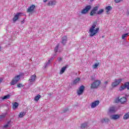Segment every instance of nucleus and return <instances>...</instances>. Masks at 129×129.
I'll use <instances>...</instances> for the list:
<instances>
[{
  "mask_svg": "<svg viewBox=\"0 0 129 129\" xmlns=\"http://www.w3.org/2000/svg\"><path fill=\"white\" fill-rule=\"evenodd\" d=\"M96 22H95L89 29L90 37L95 36L99 31V28H96Z\"/></svg>",
  "mask_w": 129,
  "mask_h": 129,
  "instance_id": "1",
  "label": "nucleus"
},
{
  "mask_svg": "<svg viewBox=\"0 0 129 129\" xmlns=\"http://www.w3.org/2000/svg\"><path fill=\"white\" fill-rule=\"evenodd\" d=\"M101 82L99 80H96L91 84V89H95L100 85Z\"/></svg>",
  "mask_w": 129,
  "mask_h": 129,
  "instance_id": "2",
  "label": "nucleus"
},
{
  "mask_svg": "<svg viewBox=\"0 0 129 129\" xmlns=\"http://www.w3.org/2000/svg\"><path fill=\"white\" fill-rule=\"evenodd\" d=\"M91 10V6L89 5L85 7L84 9H83L81 11V14L82 15H86L89 11Z\"/></svg>",
  "mask_w": 129,
  "mask_h": 129,
  "instance_id": "3",
  "label": "nucleus"
},
{
  "mask_svg": "<svg viewBox=\"0 0 129 129\" xmlns=\"http://www.w3.org/2000/svg\"><path fill=\"white\" fill-rule=\"evenodd\" d=\"M122 81V79H119V80H115V81L112 83L111 86L112 87H115L119 84Z\"/></svg>",
  "mask_w": 129,
  "mask_h": 129,
  "instance_id": "4",
  "label": "nucleus"
},
{
  "mask_svg": "<svg viewBox=\"0 0 129 129\" xmlns=\"http://www.w3.org/2000/svg\"><path fill=\"white\" fill-rule=\"evenodd\" d=\"M84 89H85V87L84 86H81L79 88V90L77 91V94L78 95H81L84 92Z\"/></svg>",
  "mask_w": 129,
  "mask_h": 129,
  "instance_id": "5",
  "label": "nucleus"
},
{
  "mask_svg": "<svg viewBox=\"0 0 129 129\" xmlns=\"http://www.w3.org/2000/svg\"><path fill=\"white\" fill-rule=\"evenodd\" d=\"M36 6L34 5H32L29 7L27 10V13H34V11Z\"/></svg>",
  "mask_w": 129,
  "mask_h": 129,
  "instance_id": "6",
  "label": "nucleus"
},
{
  "mask_svg": "<svg viewBox=\"0 0 129 129\" xmlns=\"http://www.w3.org/2000/svg\"><path fill=\"white\" fill-rule=\"evenodd\" d=\"M97 11H98V7L96 6L93 8L91 12L90 13V16H94L96 14Z\"/></svg>",
  "mask_w": 129,
  "mask_h": 129,
  "instance_id": "7",
  "label": "nucleus"
},
{
  "mask_svg": "<svg viewBox=\"0 0 129 129\" xmlns=\"http://www.w3.org/2000/svg\"><path fill=\"white\" fill-rule=\"evenodd\" d=\"M21 15H23V13H17L16 15L14 16V17L13 19V21L14 23H16L18 20H19V17L21 16Z\"/></svg>",
  "mask_w": 129,
  "mask_h": 129,
  "instance_id": "8",
  "label": "nucleus"
},
{
  "mask_svg": "<svg viewBox=\"0 0 129 129\" xmlns=\"http://www.w3.org/2000/svg\"><path fill=\"white\" fill-rule=\"evenodd\" d=\"M44 3H47V6H55V5H56V1H44Z\"/></svg>",
  "mask_w": 129,
  "mask_h": 129,
  "instance_id": "9",
  "label": "nucleus"
},
{
  "mask_svg": "<svg viewBox=\"0 0 129 129\" xmlns=\"http://www.w3.org/2000/svg\"><path fill=\"white\" fill-rule=\"evenodd\" d=\"M119 101H120V103L121 104H125L127 101V99H126V97H122L120 99Z\"/></svg>",
  "mask_w": 129,
  "mask_h": 129,
  "instance_id": "10",
  "label": "nucleus"
},
{
  "mask_svg": "<svg viewBox=\"0 0 129 129\" xmlns=\"http://www.w3.org/2000/svg\"><path fill=\"white\" fill-rule=\"evenodd\" d=\"M119 117H120V116L118 114H114L110 116V119H113L114 120L119 118Z\"/></svg>",
  "mask_w": 129,
  "mask_h": 129,
  "instance_id": "11",
  "label": "nucleus"
},
{
  "mask_svg": "<svg viewBox=\"0 0 129 129\" xmlns=\"http://www.w3.org/2000/svg\"><path fill=\"white\" fill-rule=\"evenodd\" d=\"M61 44L64 46V45H66V43L67 42V36H63L61 38Z\"/></svg>",
  "mask_w": 129,
  "mask_h": 129,
  "instance_id": "12",
  "label": "nucleus"
},
{
  "mask_svg": "<svg viewBox=\"0 0 129 129\" xmlns=\"http://www.w3.org/2000/svg\"><path fill=\"white\" fill-rule=\"evenodd\" d=\"M98 104H99V101H95V102H93L91 105L92 108L96 107Z\"/></svg>",
  "mask_w": 129,
  "mask_h": 129,
  "instance_id": "13",
  "label": "nucleus"
},
{
  "mask_svg": "<svg viewBox=\"0 0 129 129\" xmlns=\"http://www.w3.org/2000/svg\"><path fill=\"white\" fill-rule=\"evenodd\" d=\"M105 10L106 11V14L108 15V14H109V12H110V11L112 10V7H111V6L106 7Z\"/></svg>",
  "mask_w": 129,
  "mask_h": 129,
  "instance_id": "14",
  "label": "nucleus"
},
{
  "mask_svg": "<svg viewBox=\"0 0 129 129\" xmlns=\"http://www.w3.org/2000/svg\"><path fill=\"white\" fill-rule=\"evenodd\" d=\"M109 112L110 113H114L115 112V108L113 106L110 107L109 109Z\"/></svg>",
  "mask_w": 129,
  "mask_h": 129,
  "instance_id": "15",
  "label": "nucleus"
},
{
  "mask_svg": "<svg viewBox=\"0 0 129 129\" xmlns=\"http://www.w3.org/2000/svg\"><path fill=\"white\" fill-rule=\"evenodd\" d=\"M36 75H32L30 77V79H29V81H30V82H34V81L36 80Z\"/></svg>",
  "mask_w": 129,
  "mask_h": 129,
  "instance_id": "16",
  "label": "nucleus"
},
{
  "mask_svg": "<svg viewBox=\"0 0 129 129\" xmlns=\"http://www.w3.org/2000/svg\"><path fill=\"white\" fill-rule=\"evenodd\" d=\"M66 68H67V66L63 67L61 68L59 74H63L64 72H65V70H66Z\"/></svg>",
  "mask_w": 129,
  "mask_h": 129,
  "instance_id": "17",
  "label": "nucleus"
},
{
  "mask_svg": "<svg viewBox=\"0 0 129 129\" xmlns=\"http://www.w3.org/2000/svg\"><path fill=\"white\" fill-rule=\"evenodd\" d=\"M18 106H19V103H18L17 102H15L13 104V109H17V108H18Z\"/></svg>",
  "mask_w": 129,
  "mask_h": 129,
  "instance_id": "18",
  "label": "nucleus"
},
{
  "mask_svg": "<svg viewBox=\"0 0 129 129\" xmlns=\"http://www.w3.org/2000/svg\"><path fill=\"white\" fill-rule=\"evenodd\" d=\"M109 121V119L107 118H105L104 119H102L101 120V122L103 123V122H108Z\"/></svg>",
  "mask_w": 129,
  "mask_h": 129,
  "instance_id": "19",
  "label": "nucleus"
},
{
  "mask_svg": "<svg viewBox=\"0 0 129 129\" xmlns=\"http://www.w3.org/2000/svg\"><path fill=\"white\" fill-rule=\"evenodd\" d=\"M103 12H104V10H103V9H100L97 12V15H102V14H103Z\"/></svg>",
  "mask_w": 129,
  "mask_h": 129,
  "instance_id": "20",
  "label": "nucleus"
},
{
  "mask_svg": "<svg viewBox=\"0 0 129 129\" xmlns=\"http://www.w3.org/2000/svg\"><path fill=\"white\" fill-rule=\"evenodd\" d=\"M40 98H41V95H38L37 96H36L35 97L34 100H35V101H38Z\"/></svg>",
  "mask_w": 129,
  "mask_h": 129,
  "instance_id": "21",
  "label": "nucleus"
},
{
  "mask_svg": "<svg viewBox=\"0 0 129 129\" xmlns=\"http://www.w3.org/2000/svg\"><path fill=\"white\" fill-rule=\"evenodd\" d=\"M59 46H60V44H57L56 46L54 48V52L55 53H57L58 52V49H59Z\"/></svg>",
  "mask_w": 129,
  "mask_h": 129,
  "instance_id": "22",
  "label": "nucleus"
},
{
  "mask_svg": "<svg viewBox=\"0 0 129 129\" xmlns=\"http://www.w3.org/2000/svg\"><path fill=\"white\" fill-rule=\"evenodd\" d=\"M80 81V78H77L74 81V84H77Z\"/></svg>",
  "mask_w": 129,
  "mask_h": 129,
  "instance_id": "23",
  "label": "nucleus"
},
{
  "mask_svg": "<svg viewBox=\"0 0 129 129\" xmlns=\"http://www.w3.org/2000/svg\"><path fill=\"white\" fill-rule=\"evenodd\" d=\"M17 83H18V82L15 80L14 79L10 82L11 85H15V84H17Z\"/></svg>",
  "mask_w": 129,
  "mask_h": 129,
  "instance_id": "24",
  "label": "nucleus"
},
{
  "mask_svg": "<svg viewBox=\"0 0 129 129\" xmlns=\"http://www.w3.org/2000/svg\"><path fill=\"white\" fill-rule=\"evenodd\" d=\"M129 118V112L126 113L123 116V119H128Z\"/></svg>",
  "mask_w": 129,
  "mask_h": 129,
  "instance_id": "25",
  "label": "nucleus"
},
{
  "mask_svg": "<svg viewBox=\"0 0 129 129\" xmlns=\"http://www.w3.org/2000/svg\"><path fill=\"white\" fill-rule=\"evenodd\" d=\"M26 115V113L25 112H21L19 113V117H23V116H25Z\"/></svg>",
  "mask_w": 129,
  "mask_h": 129,
  "instance_id": "26",
  "label": "nucleus"
},
{
  "mask_svg": "<svg viewBox=\"0 0 129 129\" xmlns=\"http://www.w3.org/2000/svg\"><path fill=\"white\" fill-rule=\"evenodd\" d=\"M86 127L87 128L88 127V125H87V123H83L81 125V128H85Z\"/></svg>",
  "mask_w": 129,
  "mask_h": 129,
  "instance_id": "27",
  "label": "nucleus"
},
{
  "mask_svg": "<svg viewBox=\"0 0 129 129\" xmlns=\"http://www.w3.org/2000/svg\"><path fill=\"white\" fill-rule=\"evenodd\" d=\"M128 36V34L126 33V34L122 35L121 38L123 40H124V39H125L126 38V37H127Z\"/></svg>",
  "mask_w": 129,
  "mask_h": 129,
  "instance_id": "28",
  "label": "nucleus"
},
{
  "mask_svg": "<svg viewBox=\"0 0 129 129\" xmlns=\"http://www.w3.org/2000/svg\"><path fill=\"white\" fill-rule=\"evenodd\" d=\"M20 77H21V76L18 75V76L15 77L13 79H14L18 82L19 81V80H20Z\"/></svg>",
  "mask_w": 129,
  "mask_h": 129,
  "instance_id": "29",
  "label": "nucleus"
},
{
  "mask_svg": "<svg viewBox=\"0 0 129 129\" xmlns=\"http://www.w3.org/2000/svg\"><path fill=\"white\" fill-rule=\"evenodd\" d=\"M98 65H99V63H96L94 64L93 65V68L94 69H96V68H97V67H98Z\"/></svg>",
  "mask_w": 129,
  "mask_h": 129,
  "instance_id": "30",
  "label": "nucleus"
},
{
  "mask_svg": "<svg viewBox=\"0 0 129 129\" xmlns=\"http://www.w3.org/2000/svg\"><path fill=\"white\" fill-rule=\"evenodd\" d=\"M10 97V95H7L6 96H4V97L2 98V99L5 100V99H9V98Z\"/></svg>",
  "mask_w": 129,
  "mask_h": 129,
  "instance_id": "31",
  "label": "nucleus"
},
{
  "mask_svg": "<svg viewBox=\"0 0 129 129\" xmlns=\"http://www.w3.org/2000/svg\"><path fill=\"white\" fill-rule=\"evenodd\" d=\"M17 87H18L19 88H21V87H24V86H25L24 85L22 84H18L17 85Z\"/></svg>",
  "mask_w": 129,
  "mask_h": 129,
  "instance_id": "32",
  "label": "nucleus"
},
{
  "mask_svg": "<svg viewBox=\"0 0 129 129\" xmlns=\"http://www.w3.org/2000/svg\"><path fill=\"white\" fill-rule=\"evenodd\" d=\"M51 60H53V58H51V59L48 60V62L46 63V65H45L44 68H46L47 67V66H48V65H49V64H50V61H51Z\"/></svg>",
  "mask_w": 129,
  "mask_h": 129,
  "instance_id": "33",
  "label": "nucleus"
},
{
  "mask_svg": "<svg viewBox=\"0 0 129 129\" xmlns=\"http://www.w3.org/2000/svg\"><path fill=\"white\" fill-rule=\"evenodd\" d=\"M125 87L126 88L129 86V82H127L124 84Z\"/></svg>",
  "mask_w": 129,
  "mask_h": 129,
  "instance_id": "34",
  "label": "nucleus"
},
{
  "mask_svg": "<svg viewBox=\"0 0 129 129\" xmlns=\"http://www.w3.org/2000/svg\"><path fill=\"white\" fill-rule=\"evenodd\" d=\"M120 88L121 89H120V90H123V89H125V88H126L125 87V86H124H124H121Z\"/></svg>",
  "mask_w": 129,
  "mask_h": 129,
  "instance_id": "35",
  "label": "nucleus"
},
{
  "mask_svg": "<svg viewBox=\"0 0 129 129\" xmlns=\"http://www.w3.org/2000/svg\"><path fill=\"white\" fill-rule=\"evenodd\" d=\"M5 117H6V115H0V119H3V118H5Z\"/></svg>",
  "mask_w": 129,
  "mask_h": 129,
  "instance_id": "36",
  "label": "nucleus"
},
{
  "mask_svg": "<svg viewBox=\"0 0 129 129\" xmlns=\"http://www.w3.org/2000/svg\"><path fill=\"white\" fill-rule=\"evenodd\" d=\"M119 100H120L119 98H117L115 100V103H118V102H120Z\"/></svg>",
  "mask_w": 129,
  "mask_h": 129,
  "instance_id": "37",
  "label": "nucleus"
},
{
  "mask_svg": "<svg viewBox=\"0 0 129 129\" xmlns=\"http://www.w3.org/2000/svg\"><path fill=\"white\" fill-rule=\"evenodd\" d=\"M108 82H109V80H107L104 82V84H105V85H107V84H108Z\"/></svg>",
  "mask_w": 129,
  "mask_h": 129,
  "instance_id": "38",
  "label": "nucleus"
},
{
  "mask_svg": "<svg viewBox=\"0 0 129 129\" xmlns=\"http://www.w3.org/2000/svg\"><path fill=\"white\" fill-rule=\"evenodd\" d=\"M58 60L59 62H61L62 61V58L58 57Z\"/></svg>",
  "mask_w": 129,
  "mask_h": 129,
  "instance_id": "39",
  "label": "nucleus"
},
{
  "mask_svg": "<svg viewBox=\"0 0 129 129\" xmlns=\"http://www.w3.org/2000/svg\"><path fill=\"white\" fill-rule=\"evenodd\" d=\"M120 1H114L115 4H118V3H120Z\"/></svg>",
  "mask_w": 129,
  "mask_h": 129,
  "instance_id": "40",
  "label": "nucleus"
},
{
  "mask_svg": "<svg viewBox=\"0 0 129 129\" xmlns=\"http://www.w3.org/2000/svg\"><path fill=\"white\" fill-rule=\"evenodd\" d=\"M8 126H9V124H6V125H5L4 126V127L5 128H6L8 127Z\"/></svg>",
  "mask_w": 129,
  "mask_h": 129,
  "instance_id": "41",
  "label": "nucleus"
},
{
  "mask_svg": "<svg viewBox=\"0 0 129 129\" xmlns=\"http://www.w3.org/2000/svg\"><path fill=\"white\" fill-rule=\"evenodd\" d=\"M3 80H4L3 78H0V84L2 83V82H3Z\"/></svg>",
  "mask_w": 129,
  "mask_h": 129,
  "instance_id": "42",
  "label": "nucleus"
},
{
  "mask_svg": "<svg viewBox=\"0 0 129 129\" xmlns=\"http://www.w3.org/2000/svg\"><path fill=\"white\" fill-rule=\"evenodd\" d=\"M21 23V24H24V23H25V20H23V21H22Z\"/></svg>",
  "mask_w": 129,
  "mask_h": 129,
  "instance_id": "43",
  "label": "nucleus"
},
{
  "mask_svg": "<svg viewBox=\"0 0 129 129\" xmlns=\"http://www.w3.org/2000/svg\"><path fill=\"white\" fill-rule=\"evenodd\" d=\"M126 88L128 90H129V85L127 86Z\"/></svg>",
  "mask_w": 129,
  "mask_h": 129,
  "instance_id": "44",
  "label": "nucleus"
},
{
  "mask_svg": "<svg viewBox=\"0 0 129 129\" xmlns=\"http://www.w3.org/2000/svg\"><path fill=\"white\" fill-rule=\"evenodd\" d=\"M127 15H129V11L127 12Z\"/></svg>",
  "mask_w": 129,
  "mask_h": 129,
  "instance_id": "45",
  "label": "nucleus"
},
{
  "mask_svg": "<svg viewBox=\"0 0 129 129\" xmlns=\"http://www.w3.org/2000/svg\"><path fill=\"white\" fill-rule=\"evenodd\" d=\"M66 111H67V109H66L64 112H66Z\"/></svg>",
  "mask_w": 129,
  "mask_h": 129,
  "instance_id": "46",
  "label": "nucleus"
},
{
  "mask_svg": "<svg viewBox=\"0 0 129 129\" xmlns=\"http://www.w3.org/2000/svg\"><path fill=\"white\" fill-rule=\"evenodd\" d=\"M49 95H51V94H49Z\"/></svg>",
  "mask_w": 129,
  "mask_h": 129,
  "instance_id": "47",
  "label": "nucleus"
}]
</instances>
